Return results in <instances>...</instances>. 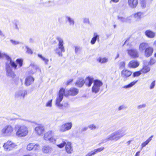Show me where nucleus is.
Here are the masks:
<instances>
[{
  "label": "nucleus",
  "mask_w": 156,
  "mask_h": 156,
  "mask_svg": "<svg viewBox=\"0 0 156 156\" xmlns=\"http://www.w3.org/2000/svg\"><path fill=\"white\" fill-rule=\"evenodd\" d=\"M153 137V135L151 136L146 141L143 142L141 144V146L142 149L145 147L146 145H147L149 142L151 140L152 138Z\"/></svg>",
  "instance_id": "nucleus-33"
},
{
  "label": "nucleus",
  "mask_w": 156,
  "mask_h": 156,
  "mask_svg": "<svg viewBox=\"0 0 156 156\" xmlns=\"http://www.w3.org/2000/svg\"><path fill=\"white\" fill-rule=\"evenodd\" d=\"M15 128L17 130L16 135L18 137H24L28 133V128L25 125L16 124L15 125Z\"/></svg>",
  "instance_id": "nucleus-2"
},
{
  "label": "nucleus",
  "mask_w": 156,
  "mask_h": 156,
  "mask_svg": "<svg viewBox=\"0 0 156 156\" xmlns=\"http://www.w3.org/2000/svg\"><path fill=\"white\" fill-rule=\"evenodd\" d=\"M111 1L115 3L118 2L119 1V0H111Z\"/></svg>",
  "instance_id": "nucleus-63"
},
{
  "label": "nucleus",
  "mask_w": 156,
  "mask_h": 156,
  "mask_svg": "<svg viewBox=\"0 0 156 156\" xmlns=\"http://www.w3.org/2000/svg\"><path fill=\"white\" fill-rule=\"evenodd\" d=\"M56 139L54 135H53L51 137L49 138L48 140H47L46 141H48L50 143L54 144L56 142Z\"/></svg>",
  "instance_id": "nucleus-35"
},
{
  "label": "nucleus",
  "mask_w": 156,
  "mask_h": 156,
  "mask_svg": "<svg viewBox=\"0 0 156 156\" xmlns=\"http://www.w3.org/2000/svg\"><path fill=\"white\" fill-rule=\"evenodd\" d=\"M146 106V105L145 104L140 105L137 106V108L138 109H141L142 108H145Z\"/></svg>",
  "instance_id": "nucleus-53"
},
{
  "label": "nucleus",
  "mask_w": 156,
  "mask_h": 156,
  "mask_svg": "<svg viewBox=\"0 0 156 156\" xmlns=\"http://www.w3.org/2000/svg\"><path fill=\"white\" fill-rule=\"evenodd\" d=\"M102 82L99 80H95L94 81V85L92 87V92L96 93L98 92L100 90V87L102 85Z\"/></svg>",
  "instance_id": "nucleus-7"
},
{
  "label": "nucleus",
  "mask_w": 156,
  "mask_h": 156,
  "mask_svg": "<svg viewBox=\"0 0 156 156\" xmlns=\"http://www.w3.org/2000/svg\"><path fill=\"white\" fill-rule=\"evenodd\" d=\"M88 127L91 130H95L98 128V127L94 124H92L89 125L88 126Z\"/></svg>",
  "instance_id": "nucleus-39"
},
{
  "label": "nucleus",
  "mask_w": 156,
  "mask_h": 156,
  "mask_svg": "<svg viewBox=\"0 0 156 156\" xmlns=\"http://www.w3.org/2000/svg\"><path fill=\"white\" fill-rule=\"evenodd\" d=\"M124 108V106L123 105H122V106H119L118 108V109L119 110H121L123 109V108Z\"/></svg>",
  "instance_id": "nucleus-60"
},
{
  "label": "nucleus",
  "mask_w": 156,
  "mask_h": 156,
  "mask_svg": "<svg viewBox=\"0 0 156 156\" xmlns=\"http://www.w3.org/2000/svg\"><path fill=\"white\" fill-rule=\"evenodd\" d=\"M110 140H114L115 141V138L113 133L108 136L107 138L103 140V142H106Z\"/></svg>",
  "instance_id": "nucleus-31"
},
{
  "label": "nucleus",
  "mask_w": 156,
  "mask_h": 156,
  "mask_svg": "<svg viewBox=\"0 0 156 156\" xmlns=\"http://www.w3.org/2000/svg\"><path fill=\"white\" fill-rule=\"evenodd\" d=\"M84 83V80L82 78L79 79L76 83V85L79 87L83 86Z\"/></svg>",
  "instance_id": "nucleus-29"
},
{
  "label": "nucleus",
  "mask_w": 156,
  "mask_h": 156,
  "mask_svg": "<svg viewBox=\"0 0 156 156\" xmlns=\"http://www.w3.org/2000/svg\"><path fill=\"white\" fill-rule=\"evenodd\" d=\"M72 81H73V80H69L67 82V85H69V83L70 82H72Z\"/></svg>",
  "instance_id": "nucleus-62"
},
{
  "label": "nucleus",
  "mask_w": 156,
  "mask_h": 156,
  "mask_svg": "<svg viewBox=\"0 0 156 156\" xmlns=\"http://www.w3.org/2000/svg\"><path fill=\"white\" fill-rule=\"evenodd\" d=\"M34 131L37 134L41 136L43 133L44 131V128L43 126L39 125L35 128Z\"/></svg>",
  "instance_id": "nucleus-14"
},
{
  "label": "nucleus",
  "mask_w": 156,
  "mask_h": 156,
  "mask_svg": "<svg viewBox=\"0 0 156 156\" xmlns=\"http://www.w3.org/2000/svg\"><path fill=\"white\" fill-rule=\"evenodd\" d=\"M0 36L1 37H5V35L4 34L3 32L0 30Z\"/></svg>",
  "instance_id": "nucleus-59"
},
{
  "label": "nucleus",
  "mask_w": 156,
  "mask_h": 156,
  "mask_svg": "<svg viewBox=\"0 0 156 156\" xmlns=\"http://www.w3.org/2000/svg\"><path fill=\"white\" fill-rule=\"evenodd\" d=\"M85 156H92V155H91V154L89 152Z\"/></svg>",
  "instance_id": "nucleus-64"
},
{
  "label": "nucleus",
  "mask_w": 156,
  "mask_h": 156,
  "mask_svg": "<svg viewBox=\"0 0 156 156\" xmlns=\"http://www.w3.org/2000/svg\"><path fill=\"white\" fill-rule=\"evenodd\" d=\"M52 100L49 101L46 103V105L47 107H51L52 106Z\"/></svg>",
  "instance_id": "nucleus-52"
},
{
  "label": "nucleus",
  "mask_w": 156,
  "mask_h": 156,
  "mask_svg": "<svg viewBox=\"0 0 156 156\" xmlns=\"http://www.w3.org/2000/svg\"><path fill=\"white\" fill-rule=\"evenodd\" d=\"M33 146H34L33 147V149L34 150H38L40 149V146L38 144H33Z\"/></svg>",
  "instance_id": "nucleus-51"
},
{
  "label": "nucleus",
  "mask_w": 156,
  "mask_h": 156,
  "mask_svg": "<svg viewBox=\"0 0 156 156\" xmlns=\"http://www.w3.org/2000/svg\"><path fill=\"white\" fill-rule=\"evenodd\" d=\"M118 19L120 21L122 22H126V18L119 16H118Z\"/></svg>",
  "instance_id": "nucleus-46"
},
{
  "label": "nucleus",
  "mask_w": 156,
  "mask_h": 156,
  "mask_svg": "<svg viewBox=\"0 0 156 156\" xmlns=\"http://www.w3.org/2000/svg\"><path fill=\"white\" fill-rule=\"evenodd\" d=\"M16 146V145L14 143L11 141H8L4 144L3 147L5 151H9L12 150Z\"/></svg>",
  "instance_id": "nucleus-9"
},
{
  "label": "nucleus",
  "mask_w": 156,
  "mask_h": 156,
  "mask_svg": "<svg viewBox=\"0 0 156 156\" xmlns=\"http://www.w3.org/2000/svg\"><path fill=\"white\" fill-rule=\"evenodd\" d=\"M119 66L120 68L123 69L125 67V63L124 62H121L119 64Z\"/></svg>",
  "instance_id": "nucleus-49"
},
{
  "label": "nucleus",
  "mask_w": 156,
  "mask_h": 156,
  "mask_svg": "<svg viewBox=\"0 0 156 156\" xmlns=\"http://www.w3.org/2000/svg\"><path fill=\"white\" fill-rule=\"evenodd\" d=\"M66 18L68 21L70 25L73 26L74 23V21L73 19L67 16Z\"/></svg>",
  "instance_id": "nucleus-38"
},
{
  "label": "nucleus",
  "mask_w": 156,
  "mask_h": 156,
  "mask_svg": "<svg viewBox=\"0 0 156 156\" xmlns=\"http://www.w3.org/2000/svg\"><path fill=\"white\" fill-rule=\"evenodd\" d=\"M146 3L144 1L141 2V5L143 8H144L146 6Z\"/></svg>",
  "instance_id": "nucleus-56"
},
{
  "label": "nucleus",
  "mask_w": 156,
  "mask_h": 156,
  "mask_svg": "<svg viewBox=\"0 0 156 156\" xmlns=\"http://www.w3.org/2000/svg\"><path fill=\"white\" fill-rule=\"evenodd\" d=\"M99 35H98L97 33H94V37L92 38L90 41V43L92 44H94L97 40H99Z\"/></svg>",
  "instance_id": "nucleus-28"
},
{
  "label": "nucleus",
  "mask_w": 156,
  "mask_h": 156,
  "mask_svg": "<svg viewBox=\"0 0 156 156\" xmlns=\"http://www.w3.org/2000/svg\"><path fill=\"white\" fill-rule=\"evenodd\" d=\"M150 68L147 66L145 65L141 69L140 71L142 73H146L149 72L150 70Z\"/></svg>",
  "instance_id": "nucleus-30"
},
{
  "label": "nucleus",
  "mask_w": 156,
  "mask_h": 156,
  "mask_svg": "<svg viewBox=\"0 0 156 156\" xmlns=\"http://www.w3.org/2000/svg\"><path fill=\"white\" fill-rule=\"evenodd\" d=\"M104 149V147H101L100 148L95 149L93 151H92L90 152V154H91L92 156L94 155L97 153H98L100 152L103 151Z\"/></svg>",
  "instance_id": "nucleus-27"
},
{
  "label": "nucleus",
  "mask_w": 156,
  "mask_h": 156,
  "mask_svg": "<svg viewBox=\"0 0 156 156\" xmlns=\"http://www.w3.org/2000/svg\"><path fill=\"white\" fill-rule=\"evenodd\" d=\"M66 150L68 154H71L73 150L71 145V143L70 142H67L66 146Z\"/></svg>",
  "instance_id": "nucleus-20"
},
{
  "label": "nucleus",
  "mask_w": 156,
  "mask_h": 156,
  "mask_svg": "<svg viewBox=\"0 0 156 156\" xmlns=\"http://www.w3.org/2000/svg\"><path fill=\"white\" fill-rule=\"evenodd\" d=\"M13 23L14 25L15 28L17 30H19V29L18 27V24L19 23V21L17 20H14L13 22Z\"/></svg>",
  "instance_id": "nucleus-44"
},
{
  "label": "nucleus",
  "mask_w": 156,
  "mask_h": 156,
  "mask_svg": "<svg viewBox=\"0 0 156 156\" xmlns=\"http://www.w3.org/2000/svg\"><path fill=\"white\" fill-rule=\"evenodd\" d=\"M54 134V131L52 130H49L45 133L44 135V140H47Z\"/></svg>",
  "instance_id": "nucleus-17"
},
{
  "label": "nucleus",
  "mask_w": 156,
  "mask_h": 156,
  "mask_svg": "<svg viewBox=\"0 0 156 156\" xmlns=\"http://www.w3.org/2000/svg\"><path fill=\"white\" fill-rule=\"evenodd\" d=\"M38 55L39 58H41L44 62L45 64H48L49 61L48 59H47L45 58L44 57L42 56L41 55L39 54H38Z\"/></svg>",
  "instance_id": "nucleus-40"
},
{
  "label": "nucleus",
  "mask_w": 156,
  "mask_h": 156,
  "mask_svg": "<svg viewBox=\"0 0 156 156\" xmlns=\"http://www.w3.org/2000/svg\"><path fill=\"white\" fill-rule=\"evenodd\" d=\"M142 73L140 70L135 72L133 73V76L134 77H138L142 74Z\"/></svg>",
  "instance_id": "nucleus-42"
},
{
  "label": "nucleus",
  "mask_w": 156,
  "mask_h": 156,
  "mask_svg": "<svg viewBox=\"0 0 156 156\" xmlns=\"http://www.w3.org/2000/svg\"><path fill=\"white\" fill-rule=\"evenodd\" d=\"M155 85V81H153L150 84V88L151 89H153Z\"/></svg>",
  "instance_id": "nucleus-54"
},
{
  "label": "nucleus",
  "mask_w": 156,
  "mask_h": 156,
  "mask_svg": "<svg viewBox=\"0 0 156 156\" xmlns=\"http://www.w3.org/2000/svg\"><path fill=\"white\" fill-rule=\"evenodd\" d=\"M83 23H88V24L89 23V20L88 18H84L83 19Z\"/></svg>",
  "instance_id": "nucleus-55"
},
{
  "label": "nucleus",
  "mask_w": 156,
  "mask_h": 156,
  "mask_svg": "<svg viewBox=\"0 0 156 156\" xmlns=\"http://www.w3.org/2000/svg\"><path fill=\"white\" fill-rule=\"evenodd\" d=\"M142 13L141 12H137L133 15V18L135 22L139 21L141 18Z\"/></svg>",
  "instance_id": "nucleus-26"
},
{
  "label": "nucleus",
  "mask_w": 156,
  "mask_h": 156,
  "mask_svg": "<svg viewBox=\"0 0 156 156\" xmlns=\"http://www.w3.org/2000/svg\"><path fill=\"white\" fill-rule=\"evenodd\" d=\"M138 3V0H128V4L131 8H135Z\"/></svg>",
  "instance_id": "nucleus-16"
},
{
  "label": "nucleus",
  "mask_w": 156,
  "mask_h": 156,
  "mask_svg": "<svg viewBox=\"0 0 156 156\" xmlns=\"http://www.w3.org/2000/svg\"><path fill=\"white\" fill-rule=\"evenodd\" d=\"M128 55L133 58H137L139 57V54L137 50L135 49H131L127 50Z\"/></svg>",
  "instance_id": "nucleus-12"
},
{
  "label": "nucleus",
  "mask_w": 156,
  "mask_h": 156,
  "mask_svg": "<svg viewBox=\"0 0 156 156\" xmlns=\"http://www.w3.org/2000/svg\"><path fill=\"white\" fill-rule=\"evenodd\" d=\"M154 50L152 47H149L147 48L144 51V55L146 57H148L151 56Z\"/></svg>",
  "instance_id": "nucleus-15"
},
{
  "label": "nucleus",
  "mask_w": 156,
  "mask_h": 156,
  "mask_svg": "<svg viewBox=\"0 0 156 156\" xmlns=\"http://www.w3.org/2000/svg\"><path fill=\"white\" fill-rule=\"evenodd\" d=\"M126 22L129 23H131L132 22H135V20H134L133 16H130L128 17L127 18H126Z\"/></svg>",
  "instance_id": "nucleus-36"
},
{
  "label": "nucleus",
  "mask_w": 156,
  "mask_h": 156,
  "mask_svg": "<svg viewBox=\"0 0 156 156\" xmlns=\"http://www.w3.org/2000/svg\"><path fill=\"white\" fill-rule=\"evenodd\" d=\"M140 151L137 152L135 154V156H139Z\"/></svg>",
  "instance_id": "nucleus-61"
},
{
  "label": "nucleus",
  "mask_w": 156,
  "mask_h": 156,
  "mask_svg": "<svg viewBox=\"0 0 156 156\" xmlns=\"http://www.w3.org/2000/svg\"><path fill=\"white\" fill-rule=\"evenodd\" d=\"M33 144H29L27 146V149L29 151H30L33 149Z\"/></svg>",
  "instance_id": "nucleus-43"
},
{
  "label": "nucleus",
  "mask_w": 156,
  "mask_h": 156,
  "mask_svg": "<svg viewBox=\"0 0 156 156\" xmlns=\"http://www.w3.org/2000/svg\"><path fill=\"white\" fill-rule=\"evenodd\" d=\"M56 39L58 41V47L56 48L55 51L59 56H62V52H64L65 51L64 47L63 46V40L62 38L59 37H57Z\"/></svg>",
  "instance_id": "nucleus-5"
},
{
  "label": "nucleus",
  "mask_w": 156,
  "mask_h": 156,
  "mask_svg": "<svg viewBox=\"0 0 156 156\" xmlns=\"http://www.w3.org/2000/svg\"><path fill=\"white\" fill-rule=\"evenodd\" d=\"M145 34L147 37L149 38H153L155 36V33L150 30H146L145 32Z\"/></svg>",
  "instance_id": "nucleus-23"
},
{
  "label": "nucleus",
  "mask_w": 156,
  "mask_h": 156,
  "mask_svg": "<svg viewBox=\"0 0 156 156\" xmlns=\"http://www.w3.org/2000/svg\"><path fill=\"white\" fill-rule=\"evenodd\" d=\"M26 48L27 49V52L30 54H32L33 53V51L31 49L29 48L28 46H26Z\"/></svg>",
  "instance_id": "nucleus-48"
},
{
  "label": "nucleus",
  "mask_w": 156,
  "mask_h": 156,
  "mask_svg": "<svg viewBox=\"0 0 156 156\" xmlns=\"http://www.w3.org/2000/svg\"><path fill=\"white\" fill-rule=\"evenodd\" d=\"M78 90L75 88H71L70 90L68 91V94H66L68 95L72 96H75L78 93Z\"/></svg>",
  "instance_id": "nucleus-19"
},
{
  "label": "nucleus",
  "mask_w": 156,
  "mask_h": 156,
  "mask_svg": "<svg viewBox=\"0 0 156 156\" xmlns=\"http://www.w3.org/2000/svg\"><path fill=\"white\" fill-rule=\"evenodd\" d=\"M139 65V63L137 61L132 60L129 62L128 64V66L130 68H136Z\"/></svg>",
  "instance_id": "nucleus-18"
},
{
  "label": "nucleus",
  "mask_w": 156,
  "mask_h": 156,
  "mask_svg": "<svg viewBox=\"0 0 156 156\" xmlns=\"http://www.w3.org/2000/svg\"><path fill=\"white\" fill-rule=\"evenodd\" d=\"M52 151V147L48 145L44 146L42 148V151L45 153H51Z\"/></svg>",
  "instance_id": "nucleus-24"
},
{
  "label": "nucleus",
  "mask_w": 156,
  "mask_h": 156,
  "mask_svg": "<svg viewBox=\"0 0 156 156\" xmlns=\"http://www.w3.org/2000/svg\"><path fill=\"white\" fill-rule=\"evenodd\" d=\"M65 89L63 88H62L60 89L56 100V105L60 108H62L63 106L67 107L68 106V104L67 102L65 103L64 104L60 103L63 98V95L67 96L66 92H65Z\"/></svg>",
  "instance_id": "nucleus-3"
},
{
  "label": "nucleus",
  "mask_w": 156,
  "mask_h": 156,
  "mask_svg": "<svg viewBox=\"0 0 156 156\" xmlns=\"http://www.w3.org/2000/svg\"><path fill=\"white\" fill-rule=\"evenodd\" d=\"M7 58L9 61L6 62L5 63V67L6 71V75L8 76L14 78L15 75L14 73L12 71L11 66L16 69L17 65L14 62L12 61L8 57Z\"/></svg>",
  "instance_id": "nucleus-1"
},
{
  "label": "nucleus",
  "mask_w": 156,
  "mask_h": 156,
  "mask_svg": "<svg viewBox=\"0 0 156 156\" xmlns=\"http://www.w3.org/2000/svg\"><path fill=\"white\" fill-rule=\"evenodd\" d=\"M137 82V80L133 81L128 85L123 86V88L125 89L131 88L135 85Z\"/></svg>",
  "instance_id": "nucleus-34"
},
{
  "label": "nucleus",
  "mask_w": 156,
  "mask_h": 156,
  "mask_svg": "<svg viewBox=\"0 0 156 156\" xmlns=\"http://www.w3.org/2000/svg\"><path fill=\"white\" fill-rule=\"evenodd\" d=\"M16 62L19 64L20 67H21L23 65V60L21 59H17L16 61Z\"/></svg>",
  "instance_id": "nucleus-45"
},
{
  "label": "nucleus",
  "mask_w": 156,
  "mask_h": 156,
  "mask_svg": "<svg viewBox=\"0 0 156 156\" xmlns=\"http://www.w3.org/2000/svg\"><path fill=\"white\" fill-rule=\"evenodd\" d=\"M132 72L131 71L124 69L121 72V76L124 79H126L127 78L130 76L132 74Z\"/></svg>",
  "instance_id": "nucleus-13"
},
{
  "label": "nucleus",
  "mask_w": 156,
  "mask_h": 156,
  "mask_svg": "<svg viewBox=\"0 0 156 156\" xmlns=\"http://www.w3.org/2000/svg\"><path fill=\"white\" fill-rule=\"evenodd\" d=\"M14 131L13 127L11 125H7L5 126L1 129L0 133L4 136H11Z\"/></svg>",
  "instance_id": "nucleus-4"
},
{
  "label": "nucleus",
  "mask_w": 156,
  "mask_h": 156,
  "mask_svg": "<svg viewBox=\"0 0 156 156\" xmlns=\"http://www.w3.org/2000/svg\"><path fill=\"white\" fill-rule=\"evenodd\" d=\"M11 43L13 45H16L20 44V42L13 40H11L10 41Z\"/></svg>",
  "instance_id": "nucleus-50"
},
{
  "label": "nucleus",
  "mask_w": 156,
  "mask_h": 156,
  "mask_svg": "<svg viewBox=\"0 0 156 156\" xmlns=\"http://www.w3.org/2000/svg\"><path fill=\"white\" fill-rule=\"evenodd\" d=\"M67 143L65 141H63L62 143L57 145V146L60 148H62L65 145H66Z\"/></svg>",
  "instance_id": "nucleus-47"
},
{
  "label": "nucleus",
  "mask_w": 156,
  "mask_h": 156,
  "mask_svg": "<svg viewBox=\"0 0 156 156\" xmlns=\"http://www.w3.org/2000/svg\"><path fill=\"white\" fill-rule=\"evenodd\" d=\"M27 91L23 89H21L17 91L15 94V98H24L25 96L27 94Z\"/></svg>",
  "instance_id": "nucleus-10"
},
{
  "label": "nucleus",
  "mask_w": 156,
  "mask_h": 156,
  "mask_svg": "<svg viewBox=\"0 0 156 156\" xmlns=\"http://www.w3.org/2000/svg\"><path fill=\"white\" fill-rule=\"evenodd\" d=\"M97 61L99 63L103 64L107 62L108 59L106 58L99 57L97 59Z\"/></svg>",
  "instance_id": "nucleus-32"
},
{
  "label": "nucleus",
  "mask_w": 156,
  "mask_h": 156,
  "mask_svg": "<svg viewBox=\"0 0 156 156\" xmlns=\"http://www.w3.org/2000/svg\"><path fill=\"white\" fill-rule=\"evenodd\" d=\"M94 81V79L92 77L88 76L85 79L84 82L86 86L90 87Z\"/></svg>",
  "instance_id": "nucleus-21"
},
{
  "label": "nucleus",
  "mask_w": 156,
  "mask_h": 156,
  "mask_svg": "<svg viewBox=\"0 0 156 156\" xmlns=\"http://www.w3.org/2000/svg\"><path fill=\"white\" fill-rule=\"evenodd\" d=\"M126 130L123 129H119L113 133L115 138V141H117L126 135Z\"/></svg>",
  "instance_id": "nucleus-8"
},
{
  "label": "nucleus",
  "mask_w": 156,
  "mask_h": 156,
  "mask_svg": "<svg viewBox=\"0 0 156 156\" xmlns=\"http://www.w3.org/2000/svg\"><path fill=\"white\" fill-rule=\"evenodd\" d=\"M156 60L153 58H151L150 61L148 63V64L150 65H152L155 63Z\"/></svg>",
  "instance_id": "nucleus-41"
},
{
  "label": "nucleus",
  "mask_w": 156,
  "mask_h": 156,
  "mask_svg": "<svg viewBox=\"0 0 156 156\" xmlns=\"http://www.w3.org/2000/svg\"><path fill=\"white\" fill-rule=\"evenodd\" d=\"M88 127H85L81 129V132H83L85 131H86L88 129Z\"/></svg>",
  "instance_id": "nucleus-57"
},
{
  "label": "nucleus",
  "mask_w": 156,
  "mask_h": 156,
  "mask_svg": "<svg viewBox=\"0 0 156 156\" xmlns=\"http://www.w3.org/2000/svg\"><path fill=\"white\" fill-rule=\"evenodd\" d=\"M34 79L33 77L28 76L25 79V84L26 86H29L34 82Z\"/></svg>",
  "instance_id": "nucleus-22"
},
{
  "label": "nucleus",
  "mask_w": 156,
  "mask_h": 156,
  "mask_svg": "<svg viewBox=\"0 0 156 156\" xmlns=\"http://www.w3.org/2000/svg\"><path fill=\"white\" fill-rule=\"evenodd\" d=\"M38 70H40L39 67L34 63H31L29 67V72L30 74L35 73Z\"/></svg>",
  "instance_id": "nucleus-11"
},
{
  "label": "nucleus",
  "mask_w": 156,
  "mask_h": 156,
  "mask_svg": "<svg viewBox=\"0 0 156 156\" xmlns=\"http://www.w3.org/2000/svg\"><path fill=\"white\" fill-rule=\"evenodd\" d=\"M148 44L145 42H143L141 43L139 47V50L140 52H142L145 50L148 46Z\"/></svg>",
  "instance_id": "nucleus-25"
},
{
  "label": "nucleus",
  "mask_w": 156,
  "mask_h": 156,
  "mask_svg": "<svg viewBox=\"0 0 156 156\" xmlns=\"http://www.w3.org/2000/svg\"><path fill=\"white\" fill-rule=\"evenodd\" d=\"M71 122H67L59 126L58 127V130L62 132H64L70 129L72 127Z\"/></svg>",
  "instance_id": "nucleus-6"
},
{
  "label": "nucleus",
  "mask_w": 156,
  "mask_h": 156,
  "mask_svg": "<svg viewBox=\"0 0 156 156\" xmlns=\"http://www.w3.org/2000/svg\"><path fill=\"white\" fill-rule=\"evenodd\" d=\"M80 50V47L78 46H76L75 47V52L77 53L79 50Z\"/></svg>",
  "instance_id": "nucleus-58"
},
{
  "label": "nucleus",
  "mask_w": 156,
  "mask_h": 156,
  "mask_svg": "<svg viewBox=\"0 0 156 156\" xmlns=\"http://www.w3.org/2000/svg\"><path fill=\"white\" fill-rule=\"evenodd\" d=\"M4 57L7 60V62L9 61V60L7 59V57H8L10 59L12 60L11 58L9 55H7V54H6L5 53H2L0 51V58H2Z\"/></svg>",
  "instance_id": "nucleus-37"
}]
</instances>
